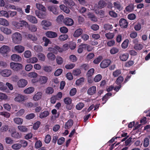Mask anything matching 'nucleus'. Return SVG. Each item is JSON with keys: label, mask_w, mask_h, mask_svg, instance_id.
I'll use <instances>...</instances> for the list:
<instances>
[{"label": "nucleus", "mask_w": 150, "mask_h": 150, "mask_svg": "<svg viewBox=\"0 0 150 150\" xmlns=\"http://www.w3.org/2000/svg\"><path fill=\"white\" fill-rule=\"evenodd\" d=\"M119 51V49L116 47H113L110 50V53L112 54H115Z\"/></svg>", "instance_id": "obj_57"}, {"label": "nucleus", "mask_w": 150, "mask_h": 150, "mask_svg": "<svg viewBox=\"0 0 150 150\" xmlns=\"http://www.w3.org/2000/svg\"><path fill=\"white\" fill-rule=\"evenodd\" d=\"M10 47L6 45H4L0 48V52L2 54H7L10 51Z\"/></svg>", "instance_id": "obj_5"}, {"label": "nucleus", "mask_w": 150, "mask_h": 150, "mask_svg": "<svg viewBox=\"0 0 150 150\" xmlns=\"http://www.w3.org/2000/svg\"><path fill=\"white\" fill-rule=\"evenodd\" d=\"M46 36L49 38H54L57 36V34L55 32L48 31L45 33Z\"/></svg>", "instance_id": "obj_9"}, {"label": "nucleus", "mask_w": 150, "mask_h": 150, "mask_svg": "<svg viewBox=\"0 0 150 150\" xmlns=\"http://www.w3.org/2000/svg\"><path fill=\"white\" fill-rule=\"evenodd\" d=\"M49 114V112L48 111L45 110L40 112L39 117L41 119L45 118L48 116Z\"/></svg>", "instance_id": "obj_30"}, {"label": "nucleus", "mask_w": 150, "mask_h": 150, "mask_svg": "<svg viewBox=\"0 0 150 150\" xmlns=\"http://www.w3.org/2000/svg\"><path fill=\"white\" fill-rule=\"evenodd\" d=\"M34 50L38 52H41L43 51L42 47L40 45H37L34 47Z\"/></svg>", "instance_id": "obj_39"}, {"label": "nucleus", "mask_w": 150, "mask_h": 150, "mask_svg": "<svg viewBox=\"0 0 150 150\" xmlns=\"http://www.w3.org/2000/svg\"><path fill=\"white\" fill-rule=\"evenodd\" d=\"M54 92V89L52 87H48L45 89V93L48 94H51Z\"/></svg>", "instance_id": "obj_40"}, {"label": "nucleus", "mask_w": 150, "mask_h": 150, "mask_svg": "<svg viewBox=\"0 0 150 150\" xmlns=\"http://www.w3.org/2000/svg\"><path fill=\"white\" fill-rule=\"evenodd\" d=\"M113 5L114 7L116 9L119 11L121 9V6L120 2L118 1H116L113 3Z\"/></svg>", "instance_id": "obj_41"}, {"label": "nucleus", "mask_w": 150, "mask_h": 150, "mask_svg": "<svg viewBox=\"0 0 150 150\" xmlns=\"http://www.w3.org/2000/svg\"><path fill=\"white\" fill-rule=\"evenodd\" d=\"M0 24L4 26H8L9 25L8 21L5 19L0 18Z\"/></svg>", "instance_id": "obj_35"}, {"label": "nucleus", "mask_w": 150, "mask_h": 150, "mask_svg": "<svg viewBox=\"0 0 150 150\" xmlns=\"http://www.w3.org/2000/svg\"><path fill=\"white\" fill-rule=\"evenodd\" d=\"M14 100L18 102H21L25 100V97L23 95L18 94L14 98Z\"/></svg>", "instance_id": "obj_11"}, {"label": "nucleus", "mask_w": 150, "mask_h": 150, "mask_svg": "<svg viewBox=\"0 0 150 150\" xmlns=\"http://www.w3.org/2000/svg\"><path fill=\"white\" fill-rule=\"evenodd\" d=\"M38 58L39 60L42 61H44L45 60V56L44 54L40 53L38 54Z\"/></svg>", "instance_id": "obj_61"}, {"label": "nucleus", "mask_w": 150, "mask_h": 150, "mask_svg": "<svg viewBox=\"0 0 150 150\" xmlns=\"http://www.w3.org/2000/svg\"><path fill=\"white\" fill-rule=\"evenodd\" d=\"M56 61L58 64L61 65L63 63V59L61 57L57 56L56 58Z\"/></svg>", "instance_id": "obj_53"}, {"label": "nucleus", "mask_w": 150, "mask_h": 150, "mask_svg": "<svg viewBox=\"0 0 150 150\" xmlns=\"http://www.w3.org/2000/svg\"><path fill=\"white\" fill-rule=\"evenodd\" d=\"M143 47V45L140 44L136 43L134 46V48L137 50H140Z\"/></svg>", "instance_id": "obj_52"}, {"label": "nucleus", "mask_w": 150, "mask_h": 150, "mask_svg": "<svg viewBox=\"0 0 150 150\" xmlns=\"http://www.w3.org/2000/svg\"><path fill=\"white\" fill-rule=\"evenodd\" d=\"M13 121L15 124L18 125L22 124L23 121V119L20 117L15 118L13 119Z\"/></svg>", "instance_id": "obj_27"}, {"label": "nucleus", "mask_w": 150, "mask_h": 150, "mask_svg": "<svg viewBox=\"0 0 150 150\" xmlns=\"http://www.w3.org/2000/svg\"><path fill=\"white\" fill-rule=\"evenodd\" d=\"M73 123V121L72 120H69L65 123L64 128L66 129H69L72 126Z\"/></svg>", "instance_id": "obj_32"}, {"label": "nucleus", "mask_w": 150, "mask_h": 150, "mask_svg": "<svg viewBox=\"0 0 150 150\" xmlns=\"http://www.w3.org/2000/svg\"><path fill=\"white\" fill-rule=\"evenodd\" d=\"M34 91V88L33 87H30L24 90L23 92L25 93L30 94L32 93Z\"/></svg>", "instance_id": "obj_36"}, {"label": "nucleus", "mask_w": 150, "mask_h": 150, "mask_svg": "<svg viewBox=\"0 0 150 150\" xmlns=\"http://www.w3.org/2000/svg\"><path fill=\"white\" fill-rule=\"evenodd\" d=\"M124 78L122 76H120L118 77L115 81L117 85H120L121 83L123 81Z\"/></svg>", "instance_id": "obj_46"}, {"label": "nucleus", "mask_w": 150, "mask_h": 150, "mask_svg": "<svg viewBox=\"0 0 150 150\" xmlns=\"http://www.w3.org/2000/svg\"><path fill=\"white\" fill-rule=\"evenodd\" d=\"M47 80V78L45 76H41L40 79L39 81L41 84H45Z\"/></svg>", "instance_id": "obj_44"}, {"label": "nucleus", "mask_w": 150, "mask_h": 150, "mask_svg": "<svg viewBox=\"0 0 150 150\" xmlns=\"http://www.w3.org/2000/svg\"><path fill=\"white\" fill-rule=\"evenodd\" d=\"M88 17L91 19V20L94 21H97V19L93 13H89L87 14Z\"/></svg>", "instance_id": "obj_48"}, {"label": "nucleus", "mask_w": 150, "mask_h": 150, "mask_svg": "<svg viewBox=\"0 0 150 150\" xmlns=\"http://www.w3.org/2000/svg\"><path fill=\"white\" fill-rule=\"evenodd\" d=\"M0 14L1 16H4L6 18H9V14L8 12L6 11L2 10L0 11Z\"/></svg>", "instance_id": "obj_43"}, {"label": "nucleus", "mask_w": 150, "mask_h": 150, "mask_svg": "<svg viewBox=\"0 0 150 150\" xmlns=\"http://www.w3.org/2000/svg\"><path fill=\"white\" fill-rule=\"evenodd\" d=\"M64 101L66 104L69 105L71 103L72 100L69 97H67L64 99Z\"/></svg>", "instance_id": "obj_62"}, {"label": "nucleus", "mask_w": 150, "mask_h": 150, "mask_svg": "<svg viewBox=\"0 0 150 150\" xmlns=\"http://www.w3.org/2000/svg\"><path fill=\"white\" fill-rule=\"evenodd\" d=\"M64 3L69 7H71L75 5V3L72 0H64Z\"/></svg>", "instance_id": "obj_21"}, {"label": "nucleus", "mask_w": 150, "mask_h": 150, "mask_svg": "<svg viewBox=\"0 0 150 150\" xmlns=\"http://www.w3.org/2000/svg\"><path fill=\"white\" fill-rule=\"evenodd\" d=\"M36 7L39 10H41L42 11L45 12L46 11V8L42 4L40 3L36 4Z\"/></svg>", "instance_id": "obj_29"}, {"label": "nucleus", "mask_w": 150, "mask_h": 150, "mask_svg": "<svg viewBox=\"0 0 150 150\" xmlns=\"http://www.w3.org/2000/svg\"><path fill=\"white\" fill-rule=\"evenodd\" d=\"M25 35L28 39L34 42L36 41L37 40V37L34 35L28 34Z\"/></svg>", "instance_id": "obj_15"}, {"label": "nucleus", "mask_w": 150, "mask_h": 150, "mask_svg": "<svg viewBox=\"0 0 150 150\" xmlns=\"http://www.w3.org/2000/svg\"><path fill=\"white\" fill-rule=\"evenodd\" d=\"M134 4H131L126 7L125 9L127 11L131 12L134 10Z\"/></svg>", "instance_id": "obj_38"}, {"label": "nucleus", "mask_w": 150, "mask_h": 150, "mask_svg": "<svg viewBox=\"0 0 150 150\" xmlns=\"http://www.w3.org/2000/svg\"><path fill=\"white\" fill-rule=\"evenodd\" d=\"M13 24L17 29H19L22 27L20 21L19 22H13Z\"/></svg>", "instance_id": "obj_58"}, {"label": "nucleus", "mask_w": 150, "mask_h": 150, "mask_svg": "<svg viewBox=\"0 0 150 150\" xmlns=\"http://www.w3.org/2000/svg\"><path fill=\"white\" fill-rule=\"evenodd\" d=\"M59 8L61 10L67 13H69L70 10L69 8L64 5L62 4L59 6Z\"/></svg>", "instance_id": "obj_26"}, {"label": "nucleus", "mask_w": 150, "mask_h": 150, "mask_svg": "<svg viewBox=\"0 0 150 150\" xmlns=\"http://www.w3.org/2000/svg\"><path fill=\"white\" fill-rule=\"evenodd\" d=\"M11 58L12 60L16 62H20L22 60L21 57L18 55L14 54L11 56Z\"/></svg>", "instance_id": "obj_13"}, {"label": "nucleus", "mask_w": 150, "mask_h": 150, "mask_svg": "<svg viewBox=\"0 0 150 150\" xmlns=\"http://www.w3.org/2000/svg\"><path fill=\"white\" fill-rule=\"evenodd\" d=\"M41 25L42 26H43V28L44 29H45V27L48 28L51 26L52 25V23L50 21L46 20H44L42 21L41 23Z\"/></svg>", "instance_id": "obj_16"}, {"label": "nucleus", "mask_w": 150, "mask_h": 150, "mask_svg": "<svg viewBox=\"0 0 150 150\" xmlns=\"http://www.w3.org/2000/svg\"><path fill=\"white\" fill-rule=\"evenodd\" d=\"M22 147L21 144L19 143H15L12 145L11 148L14 150H18L21 149Z\"/></svg>", "instance_id": "obj_33"}, {"label": "nucleus", "mask_w": 150, "mask_h": 150, "mask_svg": "<svg viewBox=\"0 0 150 150\" xmlns=\"http://www.w3.org/2000/svg\"><path fill=\"white\" fill-rule=\"evenodd\" d=\"M58 7L56 5H52L48 6L47 9L50 12H52L54 14L57 15L58 14V11L57 10Z\"/></svg>", "instance_id": "obj_4"}, {"label": "nucleus", "mask_w": 150, "mask_h": 150, "mask_svg": "<svg viewBox=\"0 0 150 150\" xmlns=\"http://www.w3.org/2000/svg\"><path fill=\"white\" fill-rule=\"evenodd\" d=\"M112 95V93H108L105 94L102 98L103 101H104V103H105L107 101L108 99L109 98V96H111Z\"/></svg>", "instance_id": "obj_42"}, {"label": "nucleus", "mask_w": 150, "mask_h": 150, "mask_svg": "<svg viewBox=\"0 0 150 150\" xmlns=\"http://www.w3.org/2000/svg\"><path fill=\"white\" fill-rule=\"evenodd\" d=\"M35 13L37 16L39 18L41 19H44L45 18L47 15V13L46 11L44 12V13L40 12L39 11L36 10L35 11Z\"/></svg>", "instance_id": "obj_8"}, {"label": "nucleus", "mask_w": 150, "mask_h": 150, "mask_svg": "<svg viewBox=\"0 0 150 150\" xmlns=\"http://www.w3.org/2000/svg\"><path fill=\"white\" fill-rule=\"evenodd\" d=\"M27 80L24 79H21L17 83V85L19 88H23L27 84Z\"/></svg>", "instance_id": "obj_6"}, {"label": "nucleus", "mask_w": 150, "mask_h": 150, "mask_svg": "<svg viewBox=\"0 0 150 150\" xmlns=\"http://www.w3.org/2000/svg\"><path fill=\"white\" fill-rule=\"evenodd\" d=\"M26 61L27 63L34 64L38 61V59L36 57H33L27 59Z\"/></svg>", "instance_id": "obj_28"}, {"label": "nucleus", "mask_w": 150, "mask_h": 150, "mask_svg": "<svg viewBox=\"0 0 150 150\" xmlns=\"http://www.w3.org/2000/svg\"><path fill=\"white\" fill-rule=\"evenodd\" d=\"M42 96V93L41 92H38L33 96V99L35 101L38 100L41 98Z\"/></svg>", "instance_id": "obj_20"}, {"label": "nucleus", "mask_w": 150, "mask_h": 150, "mask_svg": "<svg viewBox=\"0 0 150 150\" xmlns=\"http://www.w3.org/2000/svg\"><path fill=\"white\" fill-rule=\"evenodd\" d=\"M119 24L120 26L122 28H127L128 25L127 21L124 18H121L120 20Z\"/></svg>", "instance_id": "obj_7"}, {"label": "nucleus", "mask_w": 150, "mask_h": 150, "mask_svg": "<svg viewBox=\"0 0 150 150\" xmlns=\"http://www.w3.org/2000/svg\"><path fill=\"white\" fill-rule=\"evenodd\" d=\"M68 36L66 34L61 35L59 38V39L61 41H64L68 38Z\"/></svg>", "instance_id": "obj_54"}, {"label": "nucleus", "mask_w": 150, "mask_h": 150, "mask_svg": "<svg viewBox=\"0 0 150 150\" xmlns=\"http://www.w3.org/2000/svg\"><path fill=\"white\" fill-rule=\"evenodd\" d=\"M11 37L13 42L16 44H20L22 39V35L18 32L13 33Z\"/></svg>", "instance_id": "obj_1"}, {"label": "nucleus", "mask_w": 150, "mask_h": 150, "mask_svg": "<svg viewBox=\"0 0 150 150\" xmlns=\"http://www.w3.org/2000/svg\"><path fill=\"white\" fill-rule=\"evenodd\" d=\"M17 128L20 131L22 132H26L28 130V129L27 127L24 125L18 126Z\"/></svg>", "instance_id": "obj_23"}, {"label": "nucleus", "mask_w": 150, "mask_h": 150, "mask_svg": "<svg viewBox=\"0 0 150 150\" xmlns=\"http://www.w3.org/2000/svg\"><path fill=\"white\" fill-rule=\"evenodd\" d=\"M129 57L128 54L127 53L121 54L120 55V59L123 61H125L128 59Z\"/></svg>", "instance_id": "obj_31"}, {"label": "nucleus", "mask_w": 150, "mask_h": 150, "mask_svg": "<svg viewBox=\"0 0 150 150\" xmlns=\"http://www.w3.org/2000/svg\"><path fill=\"white\" fill-rule=\"evenodd\" d=\"M110 60H103L100 64V67L102 68H105L107 67L110 64Z\"/></svg>", "instance_id": "obj_12"}, {"label": "nucleus", "mask_w": 150, "mask_h": 150, "mask_svg": "<svg viewBox=\"0 0 150 150\" xmlns=\"http://www.w3.org/2000/svg\"><path fill=\"white\" fill-rule=\"evenodd\" d=\"M35 116V114L34 113H32L26 115L25 118L27 120H30L33 118Z\"/></svg>", "instance_id": "obj_63"}, {"label": "nucleus", "mask_w": 150, "mask_h": 150, "mask_svg": "<svg viewBox=\"0 0 150 150\" xmlns=\"http://www.w3.org/2000/svg\"><path fill=\"white\" fill-rule=\"evenodd\" d=\"M106 5V3L103 0H100L98 3V7L100 9L103 8L105 7Z\"/></svg>", "instance_id": "obj_37"}, {"label": "nucleus", "mask_w": 150, "mask_h": 150, "mask_svg": "<svg viewBox=\"0 0 150 150\" xmlns=\"http://www.w3.org/2000/svg\"><path fill=\"white\" fill-rule=\"evenodd\" d=\"M121 74L120 69H117L113 72L112 75L114 77H117Z\"/></svg>", "instance_id": "obj_56"}, {"label": "nucleus", "mask_w": 150, "mask_h": 150, "mask_svg": "<svg viewBox=\"0 0 150 150\" xmlns=\"http://www.w3.org/2000/svg\"><path fill=\"white\" fill-rule=\"evenodd\" d=\"M96 87L93 86L88 88L87 91V93L90 95H92L96 93Z\"/></svg>", "instance_id": "obj_17"}, {"label": "nucleus", "mask_w": 150, "mask_h": 150, "mask_svg": "<svg viewBox=\"0 0 150 150\" xmlns=\"http://www.w3.org/2000/svg\"><path fill=\"white\" fill-rule=\"evenodd\" d=\"M64 17L63 15H59L57 18V21L59 23H61L64 20Z\"/></svg>", "instance_id": "obj_64"}, {"label": "nucleus", "mask_w": 150, "mask_h": 150, "mask_svg": "<svg viewBox=\"0 0 150 150\" xmlns=\"http://www.w3.org/2000/svg\"><path fill=\"white\" fill-rule=\"evenodd\" d=\"M11 136L16 139H19L21 137V134L16 131H13L11 133Z\"/></svg>", "instance_id": "obj_24"}, {"label": "nucleus", "mask_w": 150, "mask_h": 150, "mask_svg": "<svg viewBox=\"0 0 150 150\" xmlns=\"http://www.w3.org/2000/svg\"><path fill=\"white\" fill-rule=\"evenodd\" d=\"M81 73V71L80 69H76L73 70L72 74L74 76H77L79 75Z\"/></svg>", "instance_id": "obj_47"}, {"label": "nucleus", "mask_w": 150, "mask_h": 150, "mask_svg": "<svg viewBox=\"0 0 150 150\" xmlns=\"http://www.w3.org/2000/svg\"><path fill=\"white\" fill-rule=\"evenodd\" d=\"M24 56L26 58H29L32 56L31 53L29 50L25 51L24 53Z\"/></svg>", "instance_id": "obj_55"}, {"label": "nucleus", "mask_w": 150, "mask_h": 150, "mask_svg": "<svg viewBox=\"0 0 150 150\" xmlns=\"http://www.w3.org/2000/svg\"><path fill=\"white\" fill-rule=\"evenodd\" d=\"M10 67L13 70L18 71L22 69L23 66L20 63L11 62L10 63Z\"/></svg>", "instance_id": "obj_2"}, {"label": "nucleus", "mask_w": 150, "mask_h": 150, "mask_svg": "<svg viewBox=\"0 0 150 150\" xmlns=\"http://www.w3.org/2000/svg\"><path fill=\"white\" fill-rule=\"evenodd\" d=\"M47 57L49 60L53 61L55 60L56 58V56L52 53L50 52L47 54Z\"/></svg>", "instance_id": "obj_34"}, {"label": "nucleus", "mask_w": 150, "mask_h": 150, "mask_svg": "<svg viewBox=\"0 0 150 150\" xmlns=\"http://www.w3.org/2000/svg\"><path fill=\"white\" fill-rule=\"evenodd\" d=\"M114 34L113 33L109 32L105 34V36L108 39H111L114 37Z\"/></svg>", "instance_id": "obj_49"}, {"label": "nucleus", "mask_w": 150, "mask_h": 150, "mask_svg": "<svg viewBox=\"0 0 150 150\" xmlns=\"http://www.w3.org/2000/svg\"><path fill=\"white\" fill-rule=\"evenodd\" d=\"M83 30L81 28H79L74 32V37H78L83 33Z\"/></svg>", "instance_id": "obj_25"}, {"label": "nucleus", "mask_w": 150, "mask_h": 150, "mask_svg": "<svg viewBox=\"0 0 150 150\" xmlns=\"http://www.w3.org/2000/svg\"><path fill=\"white\" fill-rule=\"evenodd\" d=\"M94 72V69H91L88 71L87 76L88 77H90L93 74Z\"/></svg>", "instance_id": "obj_59"}, {"label": "nucleus", "mask_w": 150, "mask_h": 150, "mask_svg": "<svg viewBox=\"0 0 150 150\" xmlns=\"http://www.w3.org/2000/svg\"><path fill=\"white\" fill-rule=\"evenodd\" d=\"M84 106V104L80 102L78 103L76 106V108L78 110H81Z\"/></svg>", "instance_id": "obj_60"}, {"label": "nucleus", "mask_w": 150, "mask_h": 150, "mask_svg": "<svg viewBox=\"0 0 150 150\" xmlns=\"http://www.w3.org/2000/svg\"><path fill=\"white\" fill-rule=\"evenodd\" d=\"M27 18L30 22L32 23L36 24L38 22L37 19L33 16L30 15L28 16Z\"/></svg>", "instance_id": "obj_14"}, {"label": "nucleus", "mask_w": 150, "mask_h": 150, "mask_svg": "<svg viewBox=\"0 0 150 150\" xmlns=\"http://www.w3.org/2000/svg\"><path fill=\"white\" fill-rule=\"evenodd\" d=\"M14 48L15 51L19 53H22L25 50L24 47L21 45L16 46H15Z\"/></svg>", "instance_id": "obj_19"}, {"label": "nucleus", "mask_w": 150, "mask_h": 150, "mask_svg": "<svg viewBox=\"0 0 150 150\" xmlns=\"http://www.w3.org/2000/svg\"><path fill=\"white\" fill-rule=\"evenodd\" d=\"M96 13L101 18L103 17L105 14V12L102 10H101L99 11H96Z\"/></svg>", "instance_id": "obj_45"}, {"label": "nucleus", "mask_w": 150, "mask_h": 150, "mask_svg": "<svg viewBox=\"0 0 150 150\" xmlns=\"http://www.w3.org/2000/svg\"><path fill=\"white\" fill-rule=\"evenodd\" d=\"M1 74L4 76L8 77L11 74V72L10 70L5 69L2 71Z\"/></svg>", "instance_id": "obj_18"}, {"label": "nucleus", "mask_w": 150, "mask_h": 150, "mask_svg": "<svg viewBox=\"0 0 150 150\" xmlns=\"http://www.w3.org/2000/svg\"><path fill=\"white\" fill-rule=\"evenodd\" d=\"M43 70L47 72H50L52 71V67L49 66H45L43 67Z\"/></svg>", "instance_id": "obj_51"}, {"label": "nucleus", "mask_w": 150, "mask_h": 150, "mask_svg": "<svg viewBox=\"0 0 150 150\" xmlns=\"http://www.w3.org/2000/svg\"><path fill=\"white\" fill-rule=\"evenodd\" d=\"M65 24L67 26H71L74 24V22L73 19L69 18H65L63 21Z\"/></svg>", "instance_id": "obj_10"}, {"label": "nucleus", "mask_w": 150, "mask_h": 150, "mask_svg": "<svg viewBox=\"0 0 150 150\" xmlns=\"http://www.w3.org/2000/svg\"><path fill=\"white\" fill-rule=\"evenodd\" d=\"M7 87L5 84L2 82H0V90L3 91H5L7 89Z\"/></svg>", "instance_id": "obj_50"}, {"label": "nucleus", "mask_w": 150, "mask_h": 150, "mask_svg": "<svg viewBox=\"0 0 150 150\" xmlns=\"http://www.w3.org/2000/svg\"><path fill=\"white\" fill-rule=\"evenodd\" d=\"M48 51L51 52L52 53L57 54L58 51L59 52H62V48L58 46H55L54 47H50L48 49Z\"/></svg>", "instance_id": "obj_3"}, {"label": "nucleus", "mask_w": 150, "mask_h": 150, "mask_svg": "<svg viewBox=\"0 0 150 150\" xmlns=\"http://www.w3.org/2000/svg\"><path fill=\"white\" fill-rule=\"evenodd\" d=\"M0 30L2 32L7 35L10 34L12 33L11 30L10 29L4 27H1Z\"/></svg>", "instance_id": "obj_22"}]
</instances>
